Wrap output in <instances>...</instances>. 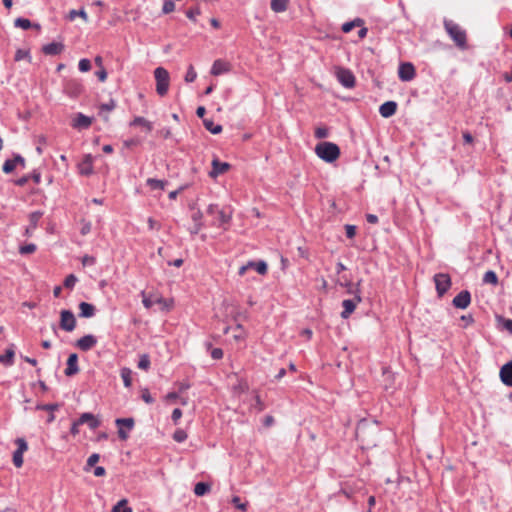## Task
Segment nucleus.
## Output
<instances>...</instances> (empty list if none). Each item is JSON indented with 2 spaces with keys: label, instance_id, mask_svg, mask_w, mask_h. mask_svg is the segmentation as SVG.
I'll return each instance as SVG.
<instances>
[{
  "label": "nucleus",
  "instance_id": "f257e3e1",
  "mask_svg": "<svg viewBox=\"0 0 512 512\" xmlns=\"http://www.w3.org/2000/svg\"><path fill=\"white\" fill-rule=\"evenodd\" d=\"M444 28L455 45L464 50L467 48L466 32L452 20H444Z\"/></svg>",
  "mask_w": 512,
  "mask_h": 512
},
{
  "label": "nucleus",
  "instance_id": "f03ea898",
  "mask_svg": "<svg viewBox=\"0 0 512 512\" xmlns=\"http://www.w3.org/2000/svg\"><path fill=\"white\" fill-rule=\"evenodd\" d=\"M316 155L327 163H332L340 156L339 147L332 142H321L315 147Z\"/></svg>",
  "mask_w": 512,
  "mask_h": 512
},
{
  "label": "nucleus",
  "instance_id": "7ed1b4c3",
  "mask_svg": "<svg viewBox=\"0 0 512 512\" xmlns=\"http://www.w3.org/2000/svg\"><path fill=\"white\" fill-rule=\"evenodd\" d=\"M343 278L345 280V283L344 284L341 283V285L349 288V290H348L349 293H354V291L351 290V287H352L351 281L348 280L345 277H343ZM361 300L362 299H361V296H360V291H359V289H357L355 291L354 299H345V300H343V302H342L343 311L341 312V317L343 319L349 318V316L354 312L357 303L361 302Z\"/></svg>",
  "mask_w": 512,
  "mask_h": 512
},
{
  "label": "nucleus",
  "instance_id": "20e7f679",
  "mask_svg": "<svg viewBox=\"0 0 512 512\" xmlns=\"http://www.w3.org/2000/svg\"><path fill=\"white\" fill-rule=\"evenodd\" d=\"M154 77L156 80V92L159 96L167 94L170 84L169 72L163 67H157L154 70Z\"/></svg>",
  "mask_w": 512,
  "mask_h": 512
},
{
  "label": "nucleus",
  "instance_id": "39448f33",
  "mask_svg": "<svg viewBox=\"0 0 512 512\" xmlns=\"http://www.w3.org/2000/svg\"><path fill=\"white\" fill-rule=\"evenodd\" d=\"M115 425L118 428L117 434L120 440L126 441L129 438V433L134 429L135 420L132 417L117 418Z\"/></svg>",
  "mask_w": 512,
  "mask_h": 512
},
{
  "label": "nucleus",
  "instance_id": "423d86ee",
  "mask_svg": "<svg viewBox=\"0 0 512 512\" xmlns=\"http://www.w3.org/2000/svg\"><path fill=\"white\" fill-rule=\"evenodd\" d=\"M439 297H442L451 287V278L447 273H437L433 277Z\"/></svg>",
  "mask_w": 512,
  "mask_h": 512
},
{
  "label": "nucleus",
  "instance_id": "0eeeda50",
  "mask_svg": "<svg viewBox=\"0 0 512 512\" xmlns=\"http://www.w3.org/2000/svg\"><path fill=\"white\" fill-rule=\"evenodd\" d=\"M76 318L71 310H62L60 312L59 326L61 329L67 332H71L76 328Z\"/></svg>",
  "mask_w": 512,
  "mask_h": 512
},
{
  "label": "nucleus",
  "instance_id": "6e6552de",
  "mask_svg": "<svg viewBox=\"0 0 512 512\" xmlns=\"http://www.w3.org/2000/svg\"><path fill=\"white\" fill-rule=\"evenodd\" d=\"M338 81L346 88H353L355 86V77L353 73L345 68H339L336 72Z\"/></svg>",
  "mask_w": 512,
  "mask_h": 512
},
{
  "label": "nucleus",
  "instance_id": "1a4fd4ad",
  "mask_svg": "<svg viewBox=\"0 0 512 512\" xmlns=\"http://www.w3.org/2000/svg\"><path fill=\"white\" fill-rule=\"evenodd\" d=\"M471 303V293L468 290H462L452 300L455 308L466 309Z\"/></svg>",
  "mask_w": 512,
  "mask_h": 512
},
{
  "label": "nucleus",
  "instance_id": "9d476101",
  "mask_svg": "<svg viewBox=\"0 0 512 512\" xmlns=\"http://www.w3.org/2000/svg\"><path fill=\"white\" fill-rule=\"evenodd\" d=\"M96 344L97 338L92 334L84 335L76 341V347L84 352L91 350Z\"/></svg>",
  "mask_w": 512,
  "mask_h": 512
},
{
  "label": "nucleus",
  "instance_id": "9b49d317",
  "mask_svg": "<svg viewBox=\"0 0 512 512\" xmlns=\"http://www.w3.org/2000/svg\"><path fill=\"white\" fill-rule=\"evenodd\" d=\"M398 76L402 81H411L415 77V68L409 63H401L398 69Z\"/></svg>",
  "mask_w": 512,
  "mask_h": 512
},
{
  "label": "nucleus",
  "instance_id": "f8f14e48",
  "mask_svg": "<svg viewBox=\"0 0 512 512\" xmlns=\"http://www.w3.org/2000/svg\"><path fill=\"white\" fill-rule=\"evenodd\" d=\"M77 424H87L91 430H95L100 426L101 422L94 414L85 412L77 419Z\"/></svg>",
  "mask_w": 512,
  "mask_h": 512
},
{
  "label": "nucleus",
  "instance_id": "ddd939ff",
  "mask_svg": "<svg viewBox=\"0 0 512 512\" xmlns=\"http://www.w3.org/2000/svg\"><path fill=\"white\" fill-rule=\"evenodd\" d=\"M499 375L503 384L512 387V360L501 367Z\"/></svg>",
  "mask_w": 512,
  "mask_h": 512
},
{
  "label": "nucleus",
  "instance_id": "4468645a",
  "mask_svg": "<svg viewBox=\"0 0 512 512\" xmlns=\"http://www.w3.org/2000/svg\"><path fill=\"white\" fill-rule=\"evenodd\" d=\"M230 168V165L226 162H220L218 158H214L212 161V170L209 172L211 178H216L220 174L225 173Z\"/></svg>",
  "mask_w": 512,
  "mask_h": 512
},
{
  "label": "nucleus",
  "instance_id": "2eb2a0df",
  "mask_svg": "<svg viewBox=\"0 0 512 512\" xmlns=\"http://www.w3.org/2000/svg\"><path fill=\"white\" fill-rule=\"evenodd\" d=\"M79 372L78 366V355L76 353H72L69 355L67 359V367L64 371V374L68 377H71Z\"/></svg>",
  "mask_w": 512,
  "mask_h": 512
},
{
  "label": "nucleus",
  "instance_id": "dca6fc26",
  "mask_svg": "<svg viewBox=\"0 0 512 512\" xmlns=\"http://www.w3.org/2000/svg\"><path fill=\"white\" fill-rule=\"evenodd\" d=\"M397 103L395 101H387L379 107V113L384 118H389L396 113Z\"/></svg>",
  "mask_w": 512,
  "mask_h": 512
},
{
  "label": "nucleus",
  "instance_id": "f3484780",
  "mask_svg": "<svg viewBox=\"0 0 512 512\" xmlns=\"http://www.w3.org/2000/svg\"><path fill=\"white\" fill-rule=\"evenodd\" d=\"M92 124V119L82 113L76 114L72 126L77 129H86Z\"/></svg>",
  "mask_w": 512,
  "mask_h": 512
},
{
  "label": "nucleus",
  "instance_id": "a211bd4d",
  "mask_svg": "<svg viewBox=\"0 0 512 512\" xmlns=\"http://www.w3.org/2000/svg\"><path fill=\"white\" fill-rule=\"evenodd\" d=\"M230 70V64L226 61H223L221 59L215 60L212 68H211V74L214 76H219L221 74H224Z\"/></svg>",
  "mask_w": 512,
  "mask_h": 512
},
{
  "label": "nucleus",
  "instance_id": "6ab92c4d",
  "mask_svg": "<svg viewBox=\"0 0 512 512\" xmlns=\"http://www.w3.org/2000/svg\"><path fill=\"white\" fill-rule=\"evenodd\" d=\"M67 94L70 96H78L82 92V85L78 80H69L64 87Z\"/></svg>",
  "mask_w": 512,
  "mask_h": 512
},
{
  "label": "nucleus",
  "instance_id": "aec40b11",
  "mask_svg": "<svg viewBox=\"0 0 512 512\" xmlns=\"http://www.w3.org/2000/svg\"><path fill=\"white\" fill-rule=\"evenodd\" d=\"M79 317L82 318H91L95 315L96 308L93 304L88 302H80L79 304Z\"/></svg>",
  "mask_w": 512,
  "mask_h": 512
},
{
  "label": "nucleus",
  "instance_id": "412c9836",
  "mask_svg": "<svg viewBox=\"0 0 512 512\" xmlns=\"http://www.w3.org/2000/svg\"><path fill=\"white\" fill-rule=\"evenodd\" d=\"M93 158L90 154L85 155L83 161L79 165V172L82 175H90L93 172Z\"/></svg>",
  "mask_w": 512,
  "mask_h": 512
},
{
  "label": "nucleus",
  "instance_id": "4be33fe9",
  "mask_svg": "<svg viewBox=\"0 0 512 512\" xmlns=\"http://www.w3.org/2000/svg\"><path fill=\"white\" fill-rule=\"evenodd\" d=\"M64 50V45L60 42H52L43 46L42 51L46 55H58Z\"/></svg>",
  "mask_w": 512,
  "mask_h": 512
},
{
  "label": "nucleus",
  "instance_id": "5701e85b",
  "mask_svg": "<svg viewBox=\"0 0 512 512\" xmlns=\"http://www.w3.org/2000/svg\"><path fill=\"white\" fill-rule=\"evenodd\" d=\"M210 213H216L217 214V220L221 223H227L230 221V211L225 209H219L218 206H210L209 207Z\"/></svg>",
  "mask_w": 512,
  "mask_h": 512
},
{
  "label": "nucleus",
  "instance_id": "b1692460",
  "mask_svg": "<svg viewBox=\"0 0 512 512\" xmlns=\"http://www.w3.org/2000/svg\"><path fill=\"white\" fill-rule=\"evenodd\" d=\"M95 65L98 67V71L96 72V76L100 82H105L107 79V71L103 66V58L101 56H96L94 59Z\"/></svg>",
  "mask_w": 512,
  "mask_h": 512
},
{
  "label": "nucleus",
  "instance_id": "393cba45",
  "mask_svg": "<svg viewBox=\"0 0 512 512\" xmlns=\"http://www.w3.org/2000/svg\"><path fill=\"white\" fill-rule=\"evenodd\" d=\"M15 352L13 346L7 348L4 354H0V363L5 366H11L14 363Z\"/></svg>",
  "mask_w": 512,
  "mask_h": 512
},
{
  "label": "nucleus",
  "instance_id": "a878e982",
  "mask_svg": "<svg viewBox=\"0 0 512 512\" xmlns=\"http://www.w3.org/2000/svg\"><path fill=\"white\" fill-rule=\"evenodd\" d=\"M289 0H271V9L276 13H281L287 10Z\"/></svg>",
  "mask_w": 512,
  "mask_h": 512
},
{
  "label": "nucleus",
  "instance_id": "bb28decb",
  "mask_svg": "<svg viewBox=\"0 0 512 512\" xmlns=\"http://www.w3.org/2000/svg\"><path fill=\"white\" fill-rule=\"evenodd\" d=\"M211 489V485L207 482H197L194 486V493L196 496H204L207 494Z\"/></svg>",
  "mask_w": 512,
  "mask_h": 512
},
{
  "label": "nucleus",
  "instance_id": "cd10ccee",
  "mask_svg": "<svg viewBox=\"0 0 512 512\" xmlns=\"http://www.w3.org/2000/svg\"><path fill=\"white\" fill-rule=\"evenodd\" d=\"M248 266L255 269L260 275H265L268 271V265L263 260H259L257 262L250 261L248 262Z\"/></svg>",
  "mask_w": 512,
  "mask_h": 512
},
{
  "label": "nucleus",
  "instance_id": "c85d7f7f",
  "mask_svg": "<svg viewBox=\"0 0 512 512\" xmlns=\"http://www.w3.org/2000/svg\"><path fill=\"white\" fill-rule=\"evenodd\" d=\"M120 375L123 380V384L126 388H130L132 386V370L128 367H123L120 370Z\"/></svg>",
  "mask_w": 512,
  "mask_h": 512
},
{
  "label": "nucleus",
  "instance_id": "c756f323",
  "mask_svg": "<svg viewBox=\"0 0 512 512\" xmlns=\"http://www.w3.org/2000/svg\"><path fill=\"white\" fill-rule=\"evenodd\" d=\"M203 125L212 134H219L222 131V126L214 124L213 120L211 119L204 118Z\"/></svg>",
  "mask_w": 512,
  "mask_h": 512
},
{
  "label": "nucleus",
  "instance_id": "7c9ffc66",
  "mask_svg": "<svg viewBox=\"0 0 512 512\" xmlns=\"http://www.w3.org/2000/svg\"><path fill=\"white\" fill-rule=\"evenodd\" d=\"M131 126H142L148 132H150L153 128L152 123L146 120L144 117H135L134 120L130 123Z\"/></svg>",
  "mask_w": 512,
  "mask_h": 512
},
{
  "label": "nucleus",
  "instance_id": "2f4dec72",
  "mask_svg": "<svg viewBox=\"0 0 512 512\" xmlns=\"http://www.w3.org/2000/svg\"><path fill=\"white\" fill-rule=\"evenodd\" d=\"M128 501L121 499L115 506H113L111 512H132V508L127 506Z\"/></svg>",
  "mask_w": 512,
  "mask_h": 512
},
{
  "label": "nucleus",
  "instance_id": "473e14b6",
  "mask_svg": "<svg viewBox=\"0 0 512 512\" xmlns=\"http://www.w3.org/2000/svg\"><path fill=\"white\" fill-rule=\"evenodd\" d=\"M483 282L486 284L497 285L498 276L493 270H488L483 276Z\"/></svg>",
  "mask_w": 512,
  "mask_h": 512
},
{
  "label": "nucleus",
  "instance_id": "72a5a7b5",
  "mask_svg": "<svg viewBox=\"0 0 512 512\" xmlns=\"http://www.w3.org/2000/svg\"><path fill=\"white\" fill-rule=\"evenodd\" d=\"M146 184L153 190H163L165 188L166 182L163 180L149 178L147 179Z\"/></svg>",
  "mask_w": 512,
  "mask_h": 512
},
{
  "label": "nucleus",
  "instance_id": "f704fd0d",
  "mask_svg": "<svg viewBox=\"0 0 512 512\" xmlns=\"http://www.w3.org/2000/svg\"><path fill=\"white\" fill-rule=\"evenodd\" d=\"M496 320L498 322L499 325H501L502 329H505L507 330L509 333L512 334V320L511 319H507L503 316H496Z\"/></svg>",
  "mask_w": 512,
  "mask_h": 512
},
{
  "label": "nucleus",
  "instance_id": "c9c22d12",
  "mask_svg": "<svg viewBox=\"0 0 512 512\" xmlns=\"http://www.w3.org/2000/svg\"><path fill=\"white\" fill-rule=\"evenodd\" d=\"M151 362L148 354H142L139 357L138 368L147 371L150 368Z\"/></svg>",
  "mask_w": 512,
  "mask_h": 512
},
{
  "label": "nucleus",
  "instance_id": "e433bc0d",
  "mask_svg": "<svg viewBox=\"0 0 512 512\" xmlns=\"http://www.w3.org/2000/svg\"><path fill=\"white\" fill-rule=\"evenodd\" d=\"M37 250V246L34 243H28L19 246V253L21 255L33 254Z\"/></svg>",
  "mask_w": 512,
  "mask_h": 512
},
{
  "label": "nucleus",
  "instance_id": "4c0bfd02",
  "mask_svg": "<svg viewBox=\"0 0 512 512\" xmlns=\"http://www.w3.org/2000/svg\"><path fill=\"white\" fill-rule=\"evenodd\" d=\"M81 17L85 22L88 21V16H87V13L85 12L84 9H81V10H71L67 16V18L70 20V21H73L76 17Z\"/></svg>",
  "mask_w": 512,
  "mask_h": 512
},
{
  "label": "nucleus",
  "instance_id": "58836bf2",
  "mask_svg": "<svg viewBox=\"0 0 512 512\" xmlns=\"http://www.w3.org/2000/svg\"><path fill=\"white\" fill-rule=\"evenodd\" d=\"M60 407V404L58 403H49V404H38L36 406L37 410H43V411H49L53 413V411L58 410Z\"/></svg>",
  "mask_w": 512,
  "mask_h": 512
},
{
  "label": "nucleus",
  "instance_id": "ea45409f",
  "mask_svg": "<svg viewBox=\"0 0 512 512\" xmlns=\"http://www.w3.org/2000/svg\"><path fill=\"white\" fill-rule=\"evenodd\" d=\"M14 25H15V27H19V28H22L25 30L32 28V23L30 22L29 19H26V18H17L14 21Z\"/></svg>",
  "mask_w": 512,
  "mask_h": 512
},
{
  "label": "nucleus",
  "instance_id": "a19ab883",
  "mask_svg": "<svg viewBox=\"0 0 512 512\" xmlns=\"http://www.w3.org/2000/svg\"><path fill=\"white\" fill-rule=\"evenodd\" d=\"M187 437H188V435H187L186 431L183 429H177L173 433V440L178 443L184 442L187 439Z\"/></svg>",
  "mask_w": 512,
  "mask_h": 512
},
{
  "label": "nucleus",
  "instance_id": "79ce46f5",
  "mask_svg": "<svg viewBox=\"0 0 512 512\" xmlns=\"http://www.w3.org/2000/svg\"><path fill=\"white\" fill-rule=\"evenodd\" d=\"M23 454L24 453H22L20 451H16V450L13 452L12 461H13V464L15 465V467H17V468L22 467V465H23Z\"/></svg>",
  "mask_w": 512,
  "mask_h": 512
},
{
  "label": "nucleus",
  "instance_id": "37998d69",
  "mask_svg": "<svg viewBox=\"0 0 512 512\" xmlns=\"http://www.w3.org/2000/svg\"><path fill=\"white\" fill-rule=\"evenodd\" d=\"M100 455L98 453L91 454L86 462V470L90 469L91 467H94L96 463L99 461Z\"/></svg>",
  "mask_w": 512,
  "mask_h": 512
},
{
  "label": "nucleus",
  "instance_id": "c03bdc74",
  "mask_svg": "<svg viewBox=\"0 0 512 512\" xmlns=\"http://www.w3.org/2000/svg\"><path fill=\"white\" fill-rule=\"evenodd\" d=\"M16 165H15V161H13L12 159H7L4 164H3V172L6 173V174H10L14 171Z\"/></svg>",
  "mask_w": 512,
  "mask_h": 512
},
{
  "label": "nucleus",
  "instance_id": "a18cd8bd",
  "mask_svg": "<svg viewBox=\"0 0 512 512\" xmlns=\"http://www.w3.org/2000/svg\"><path fill=\"white\" fill-rule=\"evenodd\" d=\"M77 282V277L74 274L68 275L64 280V287L68 289H72Z\"/></svg>",
  "mask_w": 512,
  "mask_h": 512
},
{
  "label": "nucleus",
  "instance_id": "49530a36",
  "mask_svg": "<svg viewBox=\"0 0 512 512\" xmlns=\"http://www.w3.org/2000/svg\"><path fill=\"white\" fill-rule=\"evenodd\" d=\"M15 444L17 445L16 451H20V452L24 453L28 450V444L24 438H17L15 440Z\"/></svg>",
  "mask_w": 512,
  "mask_h": 512
},
{
  "label": "nucleus",
  "instance_id": "de8ad7c7",
  "mask_svg": "<svg viewBox=\"0 0 512 512\" xmlns=\"http://www.w3.org/2000/svg\"><path fill=\"white\" fill-rule=\"evenodd\" d=\"M79 70L81 72H88L91 69V62L89 59H81L78 64Z\"/></svg>",
  "mask_w": 512,
  "mask_h": 512
},
{
  "label": "nucleus",
  "instance_id": "09e8293b",
  "mask_svg": "<svg viewBox=\"0 0 512 512\" xmlns=\"http://www.w3.org/2000/svg\"><path fill=\"white\" fill-rule=\"evenodd\" d=\"M14 59L15 61H21L23 59H28L30 61L29 52L26 50L18 49L15 53Z\"/></svg>",
  "mask_w": 512,
  "mask_h": 512
},
{
  "label": "nucleus",
  "instance_id": "8fccbe9b",
  "mask_svg": "<svg viewBox=\"0 0 512 512\" xmlns=\"http://www.w3.org/2000/svg\"><path fill=\"white\" fill-rule=\"evenodd\" d=\"M196 77H197V74H196L193 66L190 65L187 70V73L185 75V81L188 83H191V82L195 81Z\"/></svg>",
  "mask_w": 512,
  "mask_h": 512
},
{
  "label": "nucleus",
  "instance_id": "3c124183",
  "mask_svg": "<svg viewBox=\"0 0 512 512\" xmlns=\"http://www.w3.org/2000/svg\"><path fill=\"white\" fill-rule=\"evenodd\" d=\"M175 9V4L172 0H164L162 11L164 14L171 13Z\"/></svg>",
  "mask_w": 512,
  "mask_h": 512
},
{
  "label": "nucleus",
  "instance_id": "603ef678",
  "mask_svg": "<svg viewBox=\"0 0 512 512\" xmlns=\"http://www.w3.org/2000/svg\"><path fill=\"white\" fill-rule=\"evenodd\" d=\"M236 508L242 510V511H246L247 510V507H248V504L247 503H241L240 501V497L239 496H234L232 498V501H231Z\"/></svg>",
  "mask_w": 512,
  "mask_h": 512
},
{
  "label": "nucleus",
  "instance_id": "864d4df0",
  "mask_svg": "<svg viewBox=\"0 0 512 512\" xmlns=\"http://www.w3.org/2000/svg\"><path fill=\"white\" fill-rule=\"evenodd\" d=\"M315 137L318 139L328 137V129L326 127H317L315 130Z\"/></svg>",
  "mask_w": 512,
  "mask_h": 512
},
{
  "label": "nucleus",
  "instance_id": "5fc2aeb1",
  "mask_svg": "<svg viewBox=\"0 0 512 512\" xmlns=\"http://www.w3.org/2000/svg\"><path fill=\"white\" fill-rule=\"evenodd\" d=\"M201 14V11L199 9V7H195L193 9H189L187 12H186V16L192 20V21H195L196 20V16L200 15Z\"/></svg>",
  "mask_w": 512,
  "mask_h": 512
},
{
  "label": "nucleus",
  "instance_id": "6e6d98bb",
  "mask_svg": "<svg viewBox=\"0 0 512 512\" xmlns=\"http://www.w3.org/2000/svg\"><path fill=\"white\" fill-rule=\"evenodd\" d=\"M116 104L114 100H110L109 103L102 104L100 106V113L110 112L115 108Z\"/></svg>",
  "mask_w": 512,
  "mask_h": 512
},
{
  "label": "nucleus",
  "instance_id": "4d7b16f0",
  "mask_svg": "<svg viewBox=\"0 0 512 512\" xmlns=\"http://www.w3.org/2000/svg\"><path fill=\"white\" fill-rule=\"evenodd\" d=\"M141 398L147 404H152L154 402V398L151 396L148 389H144L141 394Z\"/></svg>",
  "mask_w": 512,
  "mask_h": 512
},
{
  "label": "nucleus",
  "instance_id": "13d9d810",
  "mask_svg": "<svg viewBox=\"0 0 512 512\" xmlns=\"http://www.w3.org/2000/svg\"><path fill=\"white\" fill-rule=\"evenodd\" d=\"M223 350L221 348H213L211 350V357L214 359V360H220L223 358Z\"/></svg>",
  "mask_w": 512,
  "mask_h": 512
},
{
  "label": "nucleus",
  "instance_id": "bf43d9fd",
  "mask_svg": "<svg viewBox=\"0 0 512 512\" xmlns=\"http://www.w3.org/2000/svg\"><path fill=\"white\" fill-rule=\"evenodd\" d=\"M96 263V259L93 256L90 255H84L82 258V264L84 266H92Z\"/></svg>",
  "mask_w": 512,
  "mask_h": 512
},
{
  "label": "nucleus",
  "instance_id": "052dcab7",
  "mask_svg": "<svg viewBox=\"0 0 512 512\" xmlns=\"http://www.w3.org/2000/svg\"><path fill=\"white\" fill-rule=\"evenodd\" d=\"M182 417V410L180 408H175L172 411L171 419L174 424H177L178 420Z\"/></svg>",
  "mask_w": 512,
  "mask_h": 512
},
{
  "label": "nucleus",
  "instance_id": "680f3d73",
  "mask_svg": "<svg viewBox=\"0 0 512 512\" xmlns=\"http://www.w3.org/2000/svg\"><path fill=\"white\" fill-rule=\"evenodd\" d=\"M156 303L162 304L164 308L169 310L173 303V300H167V299L160 297V298L156 299Z\"/></svg>",
  "mask_w": 512,
  "mask_h": 512
},
{
  "label": "nucleus",
  "instance_id": "e2e57ef3",
  "mask_svg": "<svg viewBox=\"0 0 512 512\" xmlns=\"http://www.w3.org/2000/svg\"><path fill=\"white\" fill-rule=\"evenodd\" d=\"M346 228V236L348 238H353L356 235L357 226H345Z\"/></svg>",
  "mask_w": 512,
  "mask_h": 512
},
{
  "label": "nucleus",
  "instance_id": "0e129e2a",
  "mask_svg": "<svg viewBox=\"0 0 512 512\" xmlns=\"http://www.w3.org/2000/svg\"><path fill=\"white\" fill-rule=\"evenodd\" d=\"M41 216H42V213L40 211L31 213V215H30L31 223L36 224L40 220Z\"/></svg>",
  "mask_w": 512,
  "mask_h": 512
},
{
  "label": "nucleus",
  "instance_id": "69168bd1",
  "mask_svg": "<svg viewBox=\"0 0 512 512\" xmlns=\"http://www.w3.org/2000/svg\"><path fill=\"white\" fill-rule=\"evenodd\" d=\"M338 493L350 499L352 497L353 490L351 488L342 487Z\"/></svg>",
  "mask_w": 512,
  "mask_h": 512
},
{
  "label": "nucleus",
  "instance_id": "338daca9",
  "mask_svg": "<svg viewBox=\"0 0 512 512\" xmlns=\"http://www.w3.org/2000/svg\"><path fill=\"white\" fill-rule=\"evenodd\" d=\"M461 320L465 322L464 327H467L468 325L474 323V318L471 314L468 315H462Z\"/></svg>",
  "mask_w": 512,
  "mask_h": 512
},
{
  "label": "nucleus",
  "instance_id": "774afa93",
  "mask_svg": "<svg viewBox=\"0 0 512 512\" xmlns=\"http://www.w3.org/2000/svg\"><path fill=\"white\" fill-rule=\"evenodd\" d=\"M106 474V470L103 466H96L94 469V475L96 477H102Z\"/></svg>",
  "mask_w": 512,
  "mask_h": 512
}]
</instances>
